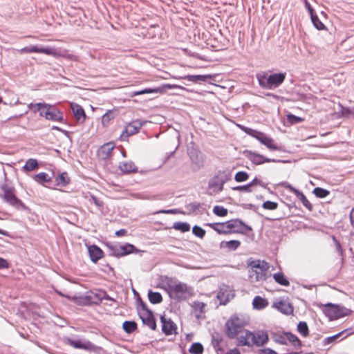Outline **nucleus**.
<instances>
[{
    "mask_svg": "<svg viewBox=\"0 0 354 354\" xmlns=\"http://www.w3.org/2000/svg\"><path fill=\"white\" fill-rule=\"evenodd\" d=\"M164 289L171 299L178 301L187 300L194 295L193 288L180 281H170Z\"/></svg>",
    "mask_w": 354,
    "mask_h": 354,
    "instance_id": "f257e3e1",
    "label": "nucleus"
},
{
    "mask_svg": "<svg viewBox=\"0 0 354 354\" xmlns=\"http://www.w3.org/2000/svg\"><path fill=\"white\" fill-rule=\"evenodd\" d=\"M250 323V317L245 314L235 313L225 324V332L230 339H234L242 333Z\"/></svg>",
    "mask_w": 354,
    "mask_h": 354,
    "instance_id": "f03ea898",
    "label": "nucleus"
},
{
    "mask_svg": "<svg viewBox=\"0 0 354 354\" xmlns=\"http://www.w3.org/2000/svg\"><path fill=\"white\" fill-rule=\"evenodd\" d=\"M286 73L268 75L266 73L257 74V79L261 88L273 90L278 88L285 80Z\"/></svg>",
    "mask_w": 354,
    "mask_h": 354,
    "instance_id": "7ed1b4c3",
    "label": "nucleus"
},
{
    "mask_svg": "<svg viewBox=\"0 0 354 354\" xmlns=\"http://www.w3.org/2000/svg\"><path fill=\"white\" fill-rule=\"evenodd\" d=\"M230 179V175L225 171H218L216 175L209 179L208 188L212 191L210 194H218L223 190L224 184Z\"/></svg>",
    "mask_w": 354,
    "mask_h": 354,
    "instance_id": "20e7f679",
    "label": "nucleus"
},
{
    "mask_svg": "<svg viewBox=\"0 0 354 354\" xmlns=\"http://www.w3.org/2000/svg\"><path fill=\"white\" fill-rule=\"evenodd\" d=\"M2 189L3 191V198L6 203L17 209H26L24 203L15 196L13 188L4 186Z\"/></svg>",
    "mask_w": 354,
    "mask_h": 354,
    "instance_id": "39448f33",
    "label": "nucleus"
},
{
    "mask_svg": "<svg viewBox=\"0 0 354 354\" xmlns=\"http://www.w3.org/2000/svg\"><path fill=\"white\" fill-rule=\"evenodd\" d=\"M247 133L255 138L261 144L264 145L268 149L271 151L279 150L278 146L274 143L272 138L267 136L264 133L257 131L251 129L246 131Z\"/></svg>",
    "mask_w": 354,
    "mask_h": 354,
    "instance_id": "423d86ee",
    "label": "nucleus"
},
{
    "mask_svg": "<svg viewBox=\"0 0 354 354\" xmlns=\"http://www.w3.org/2000/svg\"><path fill=\"white\" fill-rule=\"evenodd\" d=\"M110 255L120 257L133 252H138V250L132 244L127 243L124 245H108Z\"/></svg>",
    "mask_w": 354,
    "mask_h": 354,
    "instance_id": "0eeeda50",
    "label": "nucleus"
},
{
    "mask_svg": "<svg viewBox=\"0 0 354 354\" xmlns=\"http://www.w3.org/2000/svg\"><path fill=\"white\" fill-rule=\"evenodd\" d=\"M40 116L52 121L62 122L63 120L62 113L55 106L49 104H46L45 111L40 113Z\"/></svg>",
    "mask_w": 354,
    "mask_h": 354,
    "instance_id": "6e6552de",
    "label": "nucleus"
},
{
    "mask_svg": "<svg viewBox=\"0 0 354 354\" xmlns=\"http://www.w3.org/2000/svg\"><path fill=\"white\" fill-rule=\"evenodd\" d=\"M21 53H39L57 57L59 55L58 50L55 48L51 47H38L37 46H26L21 49Z\"/></svg>",
    "mask_w": 354,
    "mask_h": 354,
    "instance_id": "1a4fd4ad",
    "label": "nucleus"
},
{
    "mask_svg": "<svg viewBox=\"0 0 354 354\" xmlns=\"http://www.w3.org/2000/svg\"><path fill=\"white\" fill-rule=\"evenodd\" d=\"M174 88H178L181 89H184L183 86H178L176 84H165L162 85L161 86L155 88H145L142 89L138 91H134L132 93L131 96H136L139 95H143V94H148V93H162L165 92L167 89H171Z\"/></svg>",
    "mask_w": 354,
    "mask_h": 354,
    "instance_id": "9d476101",
    "label": "nucleus"
},
{
    "mask_svg": "<svg viewBox=\"0 0 354 354\" xmlns=\"http://www.w3.org/2000/svg\"><path fill=\"white\" fill-rule=\"evenodd\" d=\"M145 121L136 120L129 123L121 134V138L124 140V137L127 138L138 133L140 128L145 124Z\"/></svg>",
    "mask_w": 354,
    "mask_h": 354,
    "instance_id": "9b49d317",
    "label": "nucleus"
},
{
    "mask_svg": "<svg viewBox=\"0 0 354 354\" xmlns=\"http://www.w3.org/2000/svg\"><path fill=\"white\" fill-rule=\"evenodd\" d=\"M251 336L252 346H262L268 342V335L267 333L263 330H258L256 333L249 334Z\"/></svg>",
    "mask_w": 354,
    "mask_h": 354,
    "instance_id": "f8f14e48",
    "label": "nucleus"
},
{
    "mask_svg": "<svg viewBox=\"0 0 354 354\" xmlns=\"http://www.w3.org/2000/svg\"><path fill=\"white\" fill-rule=\"evenodd\" d=\"M230 232L234 229V232L247 233L252 231V227L243 223L240 219L230 220L227 221Z\"/></svg>",
    "mask_w": 354,
    "mask_h": 354,
    "instance_id": "ddd939ff",
    "label": "nucleus"
},
{
    "mask_svg": "<svg viewBox=\"0 0 354 354\" xmlns=\"http://www.w3.org/2000/svg\"><path fill=\"white\" fill-rule=\"evenodd\" d=\"M246 157L254 165H259L265 162H276L279 160L271 159L263 156V155L252 152L246 151Z\"/></svg>",
    "mask_w": 354,
    "mask_h": 354,
    "instance_id": "4468645a",
    "label": "nucleus"
},
{
    "mask_svg": "<svg viewBox=\"0 0 354 354\" xmlns=\"http://www.w3.org/2000/svg\"><path fill=\"white\" fill-rule=\"evenodd\" d=\"M188 154L189 156L192 163L194 165L197 169L202 168L204 165V158L203 154L195 149H191Z\"/></svg>",
    "mask_w": 354,
    "mask_h": 354,
    "instance_id": "2eb2a0df",
    "label": "nucleus"
},
{
    "mask_svg": "<svg viewBox=\"0 0 354 354\" xmlns=\"http://www.w3.org/2000/svg\"><path fill=\"white\" fill-rule=\"evenodd\" d=\"M71 108L76 121L80 124H83L86 120V113L83 108L75 102L71 103Z\"/></svg>",
    "mask_w": 354,
    "mask_h": 354,
    "instance_id": "dca6fc26",
    "label": "nucleus"
},
{
    "mask_svg": "<svg viewBox=\"0 0 354 354\" xmlns=\"http://www.w3.org/2000/svg\"><path fill=\"white\" fill-rule=\"evenodd\" d=\"M138 314L143 324L148 326L152 330L156 329V320L151 311L139 312Z\"/></svg>",
    "mask_w": 354,
    "mask_h": 354,
    "instance_id": "f3484780",
    "label": "nucleus"
},
{
    "mask_svg": "<svg viewBox=\"0 0 354 354\" xmlns=\"http://www.w3.org/2000/svg\"><path fill=\"white\" fill-rule=\"evenodd\" d=\"M65 342L75 348H80V349H84V350H91L92 348L94 346L93 344L90 342L89 341L82 342L80 339L78 340H73L71 338H66L65 339Z\"/></svg>",
    "mask_w": 354,
    "mask_h": 354,
    "instance_id": "a211bd4d",
    "label": "nucleus"
},
{
    "mask_svg": "<svg viewBox=\"0 0 354 354\" xmlns=\"http://www.w3.org/2000/svg\"><path fill=\"white\" fill-rule=\"evenodd\" d=\"M160 321L162 322V330L167 335H169L175 333L176 330V324L171 321V319H166L165 316L160 317Z\"/></svg>",
    "mask_w": 354,
    "mask_h": 354,
    "instance_id": "6ab92c4d",
    "label": "nucleus"
},
{
    "mask_svg": "<svg viewBox=\"0 0 354 354\" xmlns=\"http://www.w3.org/2000/svg\"><path fill=\"white\" fill-rule=\"evenodd\" d=\"M286 187L291 192L295 194V196L301 201L304 206H305L308 210H312L313 205L301 192L297 189L291 185H288L286 186Z\"/></svg>",
    "mask_w": 354,
    "mask_h": 354,
    "instance_id": "aec40b11",
    "label": "nucleus"
},
{
    "mask_svg": "<svg viewBox=\"0 0 354 354\" xmlns=\"http://www.w3.org/2000/svg\"><path fill=\"white\" fill-rule=\"evenodd\" d=\"M264 268L263 269H255L254 270H250V277L252 279H254L256 281L265 280L266 276V272L269 268L268 264H264Z\"/></svg>",
    "mask_w": 354,
    "mask_h": 354,
    "instance_id": "412c9836",
    "label": "nucleus"
},
{
    "mask_svg": "<svg viewBox=\"0 0 354 354\" xmlns=\"http://www.w3.org/2000/svg\"><path fill=\"white\" fill-rule=\"evenodd\" d=\"M88 251L91 260L93 263H96L103 257V251L95 245H90L88 248Z\"/></svg>",
    "mask_w": 354,
    "mask_h": 354,
    "instance_id": "4be33fe9",
    "label": "nucleus"
},
{
    "mask_svg": "<svg viewBox=\"0 0 354 354\" xmlns=\"http://www.w3.org/2000/svg\"><path fill=\"white\" fill-rule=\"evenodd\" d=\"M274 306L283 314L290 315L293 313V306L287 301L281 300L276 302Z\"/></svg>",
    "mask_w": 354,
    "mask_h": 354,
    "instance_id": "5701e85b",
    "label": "nucleus"
},
{
    "mask_svg": "<svg viewBox=\"0 0 354 354\" xmlns=\"http://www.w3.org/2000/svg\"><path fill=\"white\" fill-rule=\"evenodd\" d=\"M114 147V143L111 142L103 145L98 150V156L102 159H106L111 153Z\"/></svg>",
    "mask_w": 354,
    "mask_h": 354,
    "instance_id": "b1692460",
    "label": "nucleus"
},
{
    "mask_svg": "<svg viewBox=\"0 0 354 354\" xmlns=\"http://www.w3.org/2000/svg\"><path fill=\"white\" fill-rule=\"evenodd\" d=\"M206 225L209 226L218 234H228L230 233V230L228 226L227 221L225 223H207Z\"/></svg>",
    "mask_w": 354,
    "mask_h": 354,
    "instance_id": "393cba45",
    "label": "nucleus"
},
{
    "mask_svg": "<svg viewBox=\"0 0 354 354\" xmlns=\"http://www.w3.org/2000/svg\"><path fill=\"white\" fill-rule=\"evenodd\" d=\"M119 168L121 171L124 174L135 172L138 169L137 167L132 161L120 162Z\"/></svg>",
    "mask_w": 354,
    "mask_h": 354,
    "instance_id": "a878e982",
    "label": "nucleus"
},
{
    "mask_svg": "<svg viewBox=\"0 0 354 354\" xmlns=\"http://www.w3.org/2000/svg\"><path fill=\"white\" fill-rule=\"evenodd\" d=\"M249 334H252V332L247 330L245 331V335H242L237 338L239 346H252L251 336Z\"/></svg>",
    "mask_w": 354,
    "mask_h": 354,
    "instance_id": "bb28decb",
    "label": "nucleus"
},
{
    "mask_svg": "<svg viewBox=\"0 0 354 354\" xmlns=\"http://www.w3.org/2000/svg\"><path fill=\"white\" fill-rule=\"evenodd\" d=\"M336 305L328 303L325 305L324 312L325 315L330 319H337Z\"/></svg>",
    "mask_w": 354,
    "mask_h": 354,
    "instance_id": "cd10ccee",
    "label": "nucleus"
},
{
    "mask_svg": "<svg viewBox=\"0 0 354 354\" xmlns=\"http://www.w3.org/2000/svg\"><path fill=\"white\" fill-rule=\"evenodd\" d=\"M33 179L37 183L44 185L45 183H49L52 180V177H50L48 174L45 172H40L33 176Z\"/></svg>",
    "mask_w": 354,
    "mask_h": 354,
    "instance_id": "c85d7f7f",
    "label": "nucleus"
},
{
    "mask_svg": "<svg viewBox=\"0 0 354 354\" xmlns=\"http://www.w3.org/2000/svg\"><path fill=\"white\" fill-rule=\"evenodd\" d=\"M184 80L191 81L193 82H205L210 78V75H188L182 77Z\"/></svg>",
    "mask_w": 354,
    "mask_h": 354,
    "instance_id": "c756f323",
    "label": "nucleus"
},
{
    "mask_svg": "<svg viewBox=\"0 0 354 354\" xmlns=\"http://www.w3.org/2000/svg\"><path fill=\"white\" fill-rule=\"evenodd\" d=\"M39 167L38 162L36 159L30 158L24 165L22 169L24 171H31L37 169Z\"/></svg>",
    "mask_w": 354,
    "mask_h": 354,
    "instance_id": "7c9ffc66",
    "label": "nucleus"
},
{
    "mask_svg": "<svg viewBox=\"0 0 354 354\" xmlns=\"http://www.w3.org/2000/svg\"><path fill=\"white\" fill-rule=\"evenodd\" d=\"M70 182V179L66 172H62L55 178V185L64 187Z\"/></svg>",
    "mask_w": 354,
    "mask_h": 354,
    "instance_id": "2f4dec72",
    "label": "nucleus"
},
{
    "mask_svg": "<svg viewBox=\"0 0 354 354\" xmlns=\"http://www.w3.org/2000/svg\"><path fill=\"white\" fill-rule=\"evenodd\" d=\"M252 305L254 308L262 309L268 305V302L267 301L266 299L259 296H257L253 299Z\"/></svg>",
    "mask_w": 354,
    "mask_h": 354,
    "instance_id": "473e14b6",
    "label": "nucleus"
},
{
    "mask_svg": "<svg viewBox=\"0 0 354 354\" xmlns=\"http://www.w3.org/2000/svg\"><path fill=\"white\" fill-rule=\"evenodd\" d=\"M149 300L153 304H160L162 301V297L160 292L149 290L148 292Z\"/></svg>",
    "mask_w": 354,
    "mask_h": 354,
    "instance_id": "72a5a7b5",
    "label": "nucleus"
},
{
    "mask_svg": "<svg viewBox=\"0 0 354 354\" xmlns=\"http://www.w3.org/2000/svg\"><path fill=\"white\" fill-rule=\"evenodd\" d=\"M241 245V242L236 240H232L229 241H222L221 243V248H227L232 250H236Z\"/></svg>",
    "mask_w": 354,
    "mask_h": 354,
    "instance_id": "f704fd0d",
    "label": "nucleus"
},
{
    "mask_svg": "<svg viewBox=\"0 0 354 354\" xmlns=\"http://www.w3.org/2000/svg\"><path fill=\"white\" fill-rule=\"evenodd\" d=\"M273 278L277 283L281 286H288L290 284L289 281L285 277L282 272H277L274 274Z\"/></svg>",
    "mask_w": 354,
    "mask_h": 354,
    "instance_id": "c9c22d12",
    "label": "nucleus"
},
{
    "mask_svg": "<svg viewBox=\"0 0 354 354\" xmlns=\"http://www.w3.org/2000/svg\"><path fill=\"white\" fill-rule=\"evenodd\" d=\"M122 328L129 334L137 329V324L133 321H125L123 322Z\"/></svg>",
    "mask_w": 354,
    "mask_h": 354,
    "instance_id": "e433bc0d",
    "label": "nucleus"
},
{
    "mask_svg": "<svg viewBox=\"0 0 354 354\" xmlns=\"http://www.w3.org/2000/svg\"><path fill=\"white\" fill-rule=\"evenodd\" d=\"M289 341L290 343L292 344V345L297 349H299L301 348V342L299 339V338L292 334L291 333H287V341Z\"/></svg>",
    "mask_w": 354,
    "mask_h": 354,
    "instance_id": "4c0bfd02",
    "label": "nucleus"
},
{
    "mask_svg": "<svg viewBox=\"0 0 354 354\" xmlns=\"http://www.w3.org/2000/svg\"><path fill=\"white\" fill-rule=\"evenodd\" d=\"M173 228L182 232L189 231L190 225L185 222H176L173 225Z\"/></svg>",
    "mask_w": 354,
    "mask_h": 354,
    "instance_id": "58836bf2",
    "label": "nucleus"
},
{
    "mask_svg": "<svg viewBox=\"0 0 354 354\" xmlns=\"http://www.w3.org/2000/svg\"><path fill=\"white\" fill-rule=\"evenodd\" d=\"M115 114L112 111H108L102 117V124L104 127L107 126L110 120H113Z\"/></svg>",
    "mask_w": 354,
    "mask_h": 354,
    "instance_id": "ea45409f",
    "label": "nucleus"
},
{
    "mask_svg": "<svg viewBox=\"0 0 354 354\" xmlns=\"http://www.w3.org/2000/svg\"><path fill=\"white\" fill-rule=\"evenodd\" d=\"M337 318L348 316L351 313V310L340 305H336Z\"/></svg>",
    "mask_w": 354,
    "mask_h": 354,
    "instance_id": "a19ab883",
    "label": "nucleus"
},
{
    "mask_svg": "<svg viewBox=\"0 0 354 354\" xmlns=\"http://www.w3.org/2000/svg\"><path fill=\"white\" fill-rule=\"evenodd\" d=\"M313 193L317 197L320 198H323L326 197L328 195H329L330 192L327 189H323L322 187H315Z\"/></svg>",
    "mask_w": 354,
    "mask_h": 354,
    "instance_id": "79ce46f5",
    "label": "nucleus"
},
{
    "mask_svg": "<svg viewBox=\"0 0 354 354\" xmlns=\"http://www.w3.org/2000/svg\"><path fill=\"white\" fill-rule=\"evenodd\" d=\"M264 264L268 263L264 261H261L260 260H257L251 261L250 263H249L248 266L250 268V270H254L255 269L259 270L264 268Z\"/></svg>",
    "mask_w": 354,
    "mask_h": 354,
    "instance_id": "37998d69",
    "label": "nucleus"
},
{
    "mask_svg": "<svg viewBox=\"0 0 354 354\" xmlns=\"http://www.w3.org/2000/svg\"><path fill=\"white\" fill-rule=\"evenodd\" d=\"M311 21L317 30H323L325 28L324 24L319 20L317 15L312 14L310 15Z\"/></svg>",
    "mask_w": 354,
    "mask_h": 354,
    "instance_id": "c03bdc74",
    "label": "nucleus"
},
{
    "mask_svg": "<svg viewBox=\"0 0 354 354\" xmlns=\"http://www.w3.org/2000/svg\"><path fill=\"white\" fill-rule=\"evenodd\" d=\"M298 332L304 337H306L308 335V327L306 322H299L297 325Z\"/></svg>",
    "mask_w": 354,
    "mask_h": 354,
    "instance_id": "a18cd8bd",
    "label": "nucleus"
},
{
    "mask_svg": "<svg viewBox=\"0 0 354 354\" xmlns=\"http://www.w3.org/2000/svg\"><path fill=\"white\" fill-rule=\"evenodd\" d=\"M46 103H36V104H29V108L30 109H32L35 113V112H39L41 113L43 111H45V109H46Z\"/></svg>",
    "mask_w": 354,
    "mask_h": 354,
    "instance_id": "49530a36",
    "label": "nucleus"
},
{
    "mask_svg": "<svg viewBox=\"0 0 354 354\" xmlns=\"http://www.w3.org/2000/svg\"><path fill=\"white\" fill-rule=\"evenodd\" d=\"M189 351L192 354H202L203 352V346L201 343H194Z\"/></svg>",
    "mask_w": 354,
    "mask_h": 354,
    "instance_id": "de8ad7c7",
    "label": "nucleus"
},
{
    "mask_svg": "<svg viewBox=\"0 0 354 354\" xmlns=\"http://www.w3.org/2000/svg\"><path fill=\"white\" fill-rule=\"evenodd\" d=\"M214 214L218 216H225L227 214V209L223 206L216 205L213 208Z\"/></svg>",
    "mask_w": 354,
    "mask_h": 354,
    "instance_id": "09e8293b",
    "label": "nucleus"
},
{
    "mask_svg": "<svg viewBox=\"0 0 354 354\" xmlns=\"http://www.w3.org/2000/svg\"><path fill=\"white\" fill-rule=\"evenodd\" d=\"M249 175L245 171H238L234 176V180L238 183H241L247 180Z\"/></svg>",
    "mask_w": 354,
    "mask_h": 354,
    "instance_id": "8fccbe9b",
    "label": "nucleus"
},
{
    "mask_svg": "<svg viewBox=\"0 0 354 354\" xmlns=\"http://www.w3.org/2000/svg\"><path fill=\"white\" fill-rule=\"evenodd\" d=\"M192 307L194 310L200 313L201 314L205 313L204 308L205 307V304L198 301H194L192 304Z\"/></svg>",
    "mask_w": 354,
    "mask_h": 354,
    "instance_id": "3c124183",
    "label": "nucleus"
},
{
    "mask_svg": "<svg viewBox=\"0 0 354 354\" xmlns=\"http://www.w3.org/2000/svg\"><path fill=\"white\" fill-rule=\"evenodd\" d=\"M347 330H343L336 335H334L333 336H330V337H326L324 342V344H330V343H333L334 342H336L338 338H339L344 333H346Z\"/></svg>",
    "mask_w": 354,
    "mask_h": 354,
    "instance_id": "603ef678",
    "label": "nucleus"
},
{
    "mask_svg": "<svg viewBox=\"0 0 354 354\" xmlns=\"http://www.w3.org/2000/svg\"><path fill=\"white\" fill-rule=\"evenodd\" d=\"M192 232L195 236L201 239L203 238L205 235V230L198 225H195L193 227Z\"/></svg>",
    "mask_w": 354,
    "mask_h": 354,
    "instance_id": "864d4df0",
    "label": "nucleus"
},
{
    "mask_svg": "<svg viewBox=\"0 0 354 354\" xmlns=\"http://www.w3.org/2000/svg\"><path fill=\"white\" fill-rule=\"evenodd\" d=\"M263 208L269 210H274L278 207V203L276 202L267 201H265L262 205Z\"/></svg>",
    "mask_w": 354,
    "mask_h": 354,
    "instance_id": "5fc2aeb1",
    "label": "nucleus"
},
{
    "mask_svg": "<svg viewBox=\"0 0 354 354\" xmlns=\"http://www.w3.org/2000/svg\"><path fill=\"white\" fill-rule=\"evenodd\" d=\"M201 207V205L199 203H191L187 204L185 206V208L189 212H194L198 210Z\"/></svg>",
    "mask_w": 354,
    "mask_h": 354,
    "instance_id": "6e6d98bb",
    "label": "nucleus"
},
{
    "mask_svg": "<svg viewBox=\"0 0 354 354\" xmlns=\"http://www.w3.org/2000/svg\"><path fill=\"white\" fill-rule=\"evenodd\" d=\"M288 120L291 124H297L304 120V119L301 118L297 117L292 114L288 115Z\"/></svg>",
    "mask_w": 354,
    "mask_h": 354,
    "instance_id": "4d7b16f0",
    "label": "nucleus"
},
{
    "mask_svg": "<svg viewBox=\"0 0 354 354\" xmlns=\"http://www.w3.org/2000/svg\"><path fill=\"white\" fill-rule=\"evenodd\" d=\"M233 190L244 192L247 193H250L252 192V189L248 186V184L245 185L236 186L232 188Z\"/></svg>",
    "mask_w": 354,
    "mask_h": 354,
    "instance_id": "13d9d810",
    "label": "nucleus"
},
{
    "mask_svg": "<svg viewBox=\"0 0 354 354\" xmlns=\"http://www.w3.org/2000/svg\"><path fill=\"white\" fill-rule=\"evenodd\" d=\"M221 340H222L221 338L219 336H218V335L212 337V345L213 346V347L215 349H216V348L219 346Z\"/></svg>",
    "mask_w": 354,
    "mask_h": 354,
    "instance_id": "bf43d9fd",
    "label": "nucleus"
},
{
    "mask_svg": "<svg viewBox=\"0 0 354 354\" xmlns=\"http://www.w3.org/2000/svg\"><path fill=\"white\" fill-rule=\"evenodd\" d=\"M276 342L280 344H287V333H284L283 335H279L277 337Z\"/></svg>",
    "mask_w": 354,
    "mask_h": 354,
    "instance_id": "052dcab7",
    "label": "nucleus"
},
{
    "mask_svg": "<svg viewBox=\"0 0 354 354\" xmlns=\"http://www.w3.org/2000/svg\"><path fill=\"white\" fill-rule=\"evenodd\" d=\"M258 354H278L276 351L274 350H272L271 348H263L260 349L258 353Z\"/></svg>",
    "mask_w": 354,
    "mask_h": 354,
    "instance_id": "680f3d73",
    "label": "nucleus"
},
{
    "mask_svg": "<svg viewBox=\"0 0 354 354\" xmlns=\"http://www.w3.org/2000/svg\"><path fill=\"white\" fill-rule=\"evenodd\" d=\"M304 5L308 11L310 15H312V14H315L313 8H312L310 3L307 0H304Z\"/></svg>",
    "mask_w": 354,
    "mask_h": 354,
    "instance_id": "e2e57ef3",
    "label": "nucleus"
},
{
    "mask_svg": "<svg viewBox=\"0 0 354 354\" xmlns=\"http://www.w3.org/2000/svg\"><path fill=\"white\" fill-rule=\"evenodd\" d=\"M8 262L6 259L0 257V269L8 268Z\"/></svg>",
    "mask_w": 354,
    "mask_h": 354,
    "instance_id": "0e129e2a",
    "label": "nucleus"
},
{
    "mask_svg": "<svg viewBox=\"0 0 354 354\" xmlns=\"http://www.w3.org/2000/svg\"><path fill=\"white\" fill-rule=\"evenodd\" d=\"M261 185V181L259 180L257 178H254L252 181L248 183V186L251 189V187L254 185Z\"/></svg>",
    "mask_w": 354,
    "mask_h": 354,
    "instance_id": "69168bd1",
    "label": "nucleus"
},
{
    "mask_svg": "<svg viewBox=\"0 0 354 354\" xmlns=\"http://www.w3.org/2000/svg\"><path fill=\"white\" fill-rule=\"evenodd\" d=\"M140 307H141V310H139V312H147V311H151L148 308H147V306L146 305L145 303H144L142 301H140Z\"/></svg>",
    "mask_w": 354,
    "mask_h": 354,
    "instance_id": "338daca9",
    "label": "nucleus"
},
{
    "mask_svg": "<svg viewBox=\"0 0 354 354\" xmlns=\"http://www.w3.org/2000/svg\"><path fill=\"white\" fill-rule=\"evenodd\" d=\"M349 218L351 224L354 227V207L350 212Z\"/></svg>",
    "mask_w": 354,
    "mask_h": 354,
    "instance_id": "774afa93",
    "label": "nucleus"
}]
</instances>
